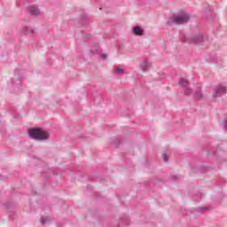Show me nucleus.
<instances>
[{
    "label": "nucleus",
    "mask_w": 227,
    "mask_h": 227,
    "mask_svg": "<svg viewBox=\"0 0 227 227\" xmlns=\"http://www.w3.org/2000/svg\"><path fill=\"white\" fill-rule=\"evenodd\" d=\"M28 134L32 139H36L37 141H45L49 138V133L41 129H31L28 130Z\"/></svg>",
    "instance_id": "f257e3e1"
},
{
    "label": "nucleus",
    "mask_w": 227,
    "mask_h": 227,
    "mask_svg": "<svg viewBox=\"0 0 227 227\" xmlns=\"http://www.w3.org/2000/svg\"><path fill=\"white\" fill-rule=\"evenodd\" d=\"M188 21L189 15L185 13H180L172 17V22H176V24H185Z\"/></svg>",
    "instance_id": "f03ea898"
},
{
    "label": "nucleus",
    "mask_w": 227,
    "mask_h": 227,
    "mask_svg": "<svg viewBox=\"0 0 227 227\" xmlns=\"http://www.w3.org/2000/svg\"><path fill=\"white\" fill-rule=\"evenodd\" d=\"M191 40L193 43H200L203 42V35L201 34H195L192 36Z\"/></svg>",
    "instance_id": "7ed1b4c3"
},
{
    "label": "nucleus",
    "mask_w": 227,
    "mask_h": 227,
    "mask_svg": "<svg viewBox=\"0 0 227 227\" xmlns=\"http://www.w3.org/2000/svg\"><path fill=\"white\" fill-rule=\"evenodd\" d=\"M29 13L31 15H40V10H38V7L36 5H32L28 8Z\"/></svg>",
    "instance_id": "20e7f679"
},
{
    "label": "nucleus",
    "mask_w": 227,
    "mask_h": 227,
    "mask_svg": "<svg viewBox=\"0 0 227 227\" xmlns=\"http://www.w3.org/2000/svg\"><path fill=\"white\" fill-rule=\"evenodd\" d=\"M224 91H226V87H220L215 90L214 97H221Z\"/></svg>",
    "instance_id": "39448f33"
},
{
    "label": "nucleus",
    "mask_w": 227,
    "mask_h": 227,
    "mask_svg": "<svg viewBox=\"0 0 227 227\" xmlns=\"http://www.w3.org/2000/svg\"><path fill=\"white\" fill-rule=\"evenodd\" d=\"M133 33L137 36H143V35H144L143 29H141V27H133Z\"/></svg>",
    "instance_id": "423d86ee"
},
{
    "label": "nucleus",
    "mask_w": 227,
    "mask_h": 227,
    "mask_svg": "<svg viewBox=\"0 0 227 227\" xmlns=\"http://www.w3.org/2000/svg\"><path fill=\"white\" fill-rule=\"evenodd\" d=\"M179 84H180V86H186L188 84V82H187V80H185L184 78H180Z\"/></svg>",
    "instance_id": "0eeeda50"
},
{
    "label": "nucleus",
    "mask_w": 227,
    "mask_h": 227,
    "mask_svg": "<svg viewBox=\"0 0 227 227\" xmlns=\"http://www.w3.org/2000/svg\"><path fill=\"white\" fill-rule=\"evenodd\" d=\"M115 74H125V69L120 68V67H116L115 68Z\"/></svg>",
    "instance_id": "6e6552de"
},
{
    "label": "nucleus",
    "mask_w": 227,
    "mask_h": 227,
    "mask_svg": "<svg viewBox=\"0 0 227 227\" xmlns=\"http://www.w3.org/2000/svg\"><path fill=\"white\" fill-rule=\"evenodd\" d=\"M161 158L164 160V162H168V160L169 159V156L168 154H163L161 156Z\"/></svg>",
    "instance_id": "1a4fd4ad"
},
{
    "label": "nucleus",
    "mask_w": 227,
    "mask_h": 227,
    "mask_svg": "<svg viewBox=\"0 0 227 227\" xmlns=\"http://www.w3.org/2000/svg\"><path fill=\"white\" fill-rule=\"evenodd\" d=\"M197 98L199 99H201V98H203V96L201 95V93H197Z\"/></svg>",
    "instance_id": "9d476101"
},
{
    "label": "nucleus",
    "mask_w": 227,
    "mask_h": 227,
    "mask_svg": "<svg viewBox=\"0 0 227 227\" xmlns=\"http://www.w3.org/2000/svg\"><path fill=\"white\" fill-rule=\"evenodd\" d=\"M101 58H102L103 59H107V55H106V54H102V55H101Z\"/></svg>",
    "instance_id": "9b49d317"
},
{
    "label": "nucleus",
    "mask_w": 227,
    "mask_h": 227,
    "mask_svg": "<svg viewBox=\"0 0 227 227\" xmlns=\"http://www.w3.org/2000/svg\"><path fill=\"white\" fill-rule=\"evenodd\" d=\"M46 221H47V219H45V218H42V219H41V223H43V224Z\"/></svg>",
    "instance_id": "f8f14e48"
}]
</instances>
